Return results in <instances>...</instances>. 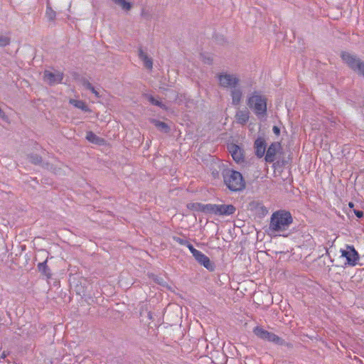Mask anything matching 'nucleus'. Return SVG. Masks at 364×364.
I'll return each mask as SVG.
<instances>
[{
    "instance_id": "1",
    "label": "nucleus",
    "mask_w": 364,
    "mask_h": 364,
    "mask_svg": "<svg viewBox=\"0 0 364 364\" xmlns=\"http://www.w3.org/2000/svg\"><path fill=\"white\" fill-rule=\"evenodd\" d=\"M292 222L293 219L289 212L278 210L272 215L269 228L272 232L286 230Z\"/></svg>"
},
{
    "instance_id": "2",
    "label": "nucleus",
    "mask_w": 364,
    "mask_h": 364,
    "mask_svg": "<svg viewBox=\"0 0 364 364\" xmlns=\"http://www.w3.org/2000/svg\"><path fill=\"white\" fill-rule=\"evenodd\" d=\"M224 183L232 191H240L245 188V182L242 175L237 171L225 169L223 172Z\"/></svg>"
},
{
    "instance_id": "3",
    "label": "nucleus",
    "mask_w": 364,
    "mask_h": 364,
    "mask_svg": "<svg viewBox=\"0 0 364 364\" xmlns=\"http://www.w3.org/2000/svg\"><path fill=\"white\" fill-rule=\"evenodd\" d=\"M247 104L257 116H264L267 113V98L259 92H253L247 98Z\"/></svg>"
},
{
    "instance_id": "4",
    "label": "nucleus",
    "mask_w": 364,
    "mask_h": 364,
    "mask_svg": "<svg viewBox=\"0 0 364 364\" xmlns=\"http://www.w3.org/2000/svg\"><path fill=\"white\" fill-rule=\"evenodd\" d=\"M343 60L358 75L364 77V62L355 55L343 52L341 55Z\"/></svg>"
},
{
    "instance_id": "5",
    "label": "nucleus",
    "mask_w": 364,
    "mask_h": 364,
    "mask_svg": "<svg viewBox=\"0 0 364 364\" xmlns=\"http://www.w3.org/2000/svg\"><path fill=\"white\" fill-rule=\"evenodd\" d=\"M220 87L226 89H232L239 85L240 79L236 74L223 72L217 76Z\"/></svg>"
},
{
    "instance_id": "6",
    "label": "nucleus",
    "mask_w": 364,
    "mask_h": 364,
    "mask_svg": "<svg viewBox=\"0 0 364 364\" xmlns=\"http://www.w3.org/2000/svg\"><path fill=\"white\" fill-rule=\"evenodd\" d=\"M340 252L341 254V257L346 259V265L353 267L357 264V262L359 259V254L353 245H347L346 246V249H341Z\"/></svg>"
},
{
    "instance_id": "7",
    "label": "nucleus",
    "mask_w": 364,
    "mask_h": 364,
    "mask_svg": "<svg viewBox=\"0 0 364 364\" xmlns=\"http://www.w3.org/2000/svg\"><path fill=\"white\" fill-rule=\"evenodd\" d=\"M236 210L232 205L209 204V213L217 215H230Z\"/></svg>"
},
{
    "instance_id": "8",
    "label": "nucleus",
    "mask_w": 364,
    "mask_h": 364,
    "mask_svg": "<svg viewBox=\"0 0 364 364\" xmlns=\"http://www.w3.org/2000/svg\"><path fill=\"white\" fill-rule=\"evenodd\" d=\"M43 79L49 85L58 84L63 79V73L58 70H55L54 72L46 70L43 74Z\"/></svg>"
},
{
    "instance_id": "9",
    "label": "nucleus",
    "mask_w": 364,
    "mask_h": 364,
    "mask_svg": "<svg viewBox=\"0 0 364 364\" xmlns=\"http://www.w3.org/2000/svg\"><path fill=\"white\" fill-rule=\"evenodd\" d=\"M195 259L200 264L203 265L210 272L215 270V264L210 261L208 257L204 255L202 252L198 251V253L193 256Z\"/></svg>"
},
{
    "instance_id": "10",
    "label": "nucleus",
    "mask_w": 364,
    "mask_h": 364,
    "mask_svg": "<svg viewBox=\"0 0 364 364\" xmlns=\"http://www.w3.org/2000/svg\"><path fill=\"white\" fill-rule=\"evenodd\" d=\"M280 149V144L278 142L272 143L268 148L264 159L267 163H272L276 159V155Z\"/></svg>"
},
{
    "instance_id": "11",
    "label": "nucleus",
    "mask_w": 364,
    "mask_h": 364,
    "mask_svg": "<svg viewBox=\"0 0 364 364\" xmlns=\"http://www.w3.org/2000/svg\"><path fill=\"white\" fill-rule=\"evenodd\" d=\"M228 149L235 161L240 163L243 161L242 150L238 145L232 144L228 145Z\"/></svg>"
},
{
    "instance_id": "12",
    "label": "nucleus",
    "mask_w": 364,
    "mask_h": 364,
    "mask_svg": "<svg viewBox=\"0 0 364 364\" xmlns=\"http://www.w3.org/2000/svg\"><path fill=\"white\" fill-rule=\"evenodd\" d=\"M255 154L258 158L264 156L266 150L265 141L262 137H258L255 141Z\"/></svg>"
},
{
    "instance_id": "13",
    "label": "nucleus",
    "mask_w": 364,
    "mask_h": 364,
    "mask_svg": "<svg viewBox=\"0 0 364 364\" xmlns=\"http://www.w3.org/2000/svg\"><path fill=\"white\" fill-rule=\"evenodd\" d=\"M230 96L232 98V104L237 106L240 104L242 98V91L239 85L230 89Z\"/></svg>"
},
{
    "instance_id": "14",
    "label": "nucleus",
    "mask_w": 364,
    "mask_h": 364,
    "mask_svg": "<svg viewBox=\"0 0 364 364\" xmlns=\"http://www.w3.org/2000/svg\"><path fill=\"white\" fill-rule=\"evenodd\" d=\"M139 58L141 61H143L144 65L146 68L149 70H151L153 68V60L152 58L149 57L147 53L144 52L141 48H139Z\"/></svg>"
},
{
    "instance_id": "15",
    "label": "nucleus",
    "mask_w": 364,
    "mask_h": 364,
    "mask_svg": "<svg viewBox=\"0 0 364 364\" xmlns=\"http://www.w3.org/2000/svg\"><path fill=\"white\" fill-rule=\"evenodd\" d=\"M188 209L193 211H198L205 213H209V204H202L200 203H192L187 205Z\"/></svg>"
},
{
    "instance_id": "16",
    "label": "nucleus",
    "mask_w": 364,
    "mask_h": 364,
    "mask_svg": "<svg viewBox=\"0 0 364 364\" xmlns=\"http://www.w3.org/2000/svg\"><path fill=\"white\" fill-rule=\"evenodd\" d=\"M236 121L240 124H246L250 118V112L247 109L238 110L235 114Z\"/></svg>"
},
{
    "instance_id": "17",
    "label": "nucleus",
    "mask_w": 364,
    "mask_h": 364,
    "mask_svg": "<svg viewBox=\"0 0 364 364\" xmlns=\"http://www.w3.org/2000/svg\"><path fill=\"white\" fill-rule=\"evenodd\" d=\"M86 139L90 142L97 145H102L105 144V140L102 138L97 136L92 132H87Z\"/></svg>"
},
{
    "instance_id": "18",
    "label": "nucleus",
    "mask_w": 364,
    "mask_h": 364,
    "mask_svg": "<svg viewBox=\"0 0 364 364\" xmlns=\"http://www.w3.org/2000/svg\"><path fill=\"white\" fill-rule=\"evenodd\" d=\"M253 333L259 338L267 341L270 332L257 326L253 329Z\"/></svg>"
},
{
    "instance_id": "19",
    "label": "nucleus",
    "mask_w": 364,
    "mask_h": 364,
    "mask_svg": "<svg viewBox=\"0 0 364 364\" xmlns=\"http://www.w3.org/2000/svg\"><path fill=\"white\" fill-rule=\"evenodd\" d=\"M38 269L40 272L44 274L48 279L51 278L52 274L50 268L47 265V260L38 264Z\"/></svg>"
},
{
    "instance_id": "20",
    "label": "nucleus",
    "mask_w": 364,
    "mask_h": 364,
    "mask_svg": "<svg viewBox=\"0 0 364 364\" xmlns=\"http://www.w3.org/2000/svg\"><path fill=\"white\" fill-rule=\"evenodd\" d=\"M144 97L147 99V100L152 105L158 106L161 107L163 109H167L166 106L162 103L159 100L154 98L150 94H146Z\"/></svg>"
},
{
    "instance_id": "21",
    "label": "nucleus",
    "mask_w": 364,
    "mask_h": 364,
    "mask_svg": "<svg viewBox=\"0 0 364 364\" xmlns=\"http://www.w3.org/2000/svg\"><path fill=\"white\" fill-rule=\"evenodd\" d=\"M70 103L72 105H73L74 107H77L78 109H80L82 111H85V112L88 111L87 106L82 100H77L71 99V100H70Z\"/></svg>"
},
{
    "instance_id": "22",
    "label": "nucleus",
    "mask_w": 364,
    "mask_h": 364,
    "mask_svg": "<svg viewBox=\"0 0 364 364\" xmlns=\"http://www.w3.org/2000/svg\"><path fill=\"white\" fill-rule=\"evenodd\" d=\"M267 341L277 345H283L284 343V341L282 338L272 332L269 333Z\"/></svg>"
},
{
    "instance_id": "23",
    "label": "nucleus",
    "mask_w": 364,
    "mask_h": 364,
    "mask_svg": "<svg viewBox=\"0 0 364 364\" xmlns=\"http://www.w3.org/2000/svg\"><path fill=\"white\" fill-rule=\"evenodd\" d=\"M152 123L160 130L162 132L167 133L169 131V127L163 122H161L157 119H152Z\"/></svg>"
},
{
    "instance_id": "24",
    "label": "nucleus",
    "mask_w": 364,
    "mask_h": 364,
    "mask_svg": "<svg viewBox=\"0 0 364 364\" xmlns=\"http://www.w3.org/2000/svg\"><path fill=\"white\" fill-rule=\"evenodd\" d=\"M46 16L49 21H53L56 16L55 11L52 9L48 3L46 6Z\"/></svg>"
},
{
    "instance_id": "25",
    "label": "nucleus",
    "mask_w": 364,
    "mask_h": 364,
    "mask_svg": "<svg viewBox=\"0 0 364 364\" xmlns=\"http://www.w3.org/2000/svg\"><path fill=\"white\" fill-rule=\"evenodd\" d=\"M114 2L119 6L122 9L125 11H129L132 5L129 2L127 1L126 0H113Z\"/></svg>"
},
{
    "instance_id": "26",
    "label": "nucleus",
    "mask_w": 364,
    "mask_h": 364,
    "mask_svg": "<svg viewBox=\"0 0 364 364\" xmlns=\"http://www.w3.org/2000/svg\"><path fill=\"white\" fill-rule=\"evenodd\" d=\"M9 42L10 40L7 36H0V46H6L9 43Z\"/></svg>"
},
{
    "instance_id": "27",
    "label": "nucleus",
    "mask_w": 364,
    "mask_h": 364,
    "mask_svg": "<svg viewBox=\"0 0 364 364\" xmlns=\"http://www.w3.org/2000/svg\"><path fill=\"white\" fill-rule=\"evenodd\" d=\"M81 82H82V85H83V87H85L86 89L87 90H93V86L85 78H83L82 80H81Z\"/></svg>"
},
{
    "instance_id": "28",
    "label": "nucleus",
    "mask_w": 364,
    "mask_h": 364,
    "mask_svg": "<svg viewBox=\"0 0 364 364\" xmlns=\"http://www.w3.org/2000/svg\"><path fill=\"white\" fill-rule=\"evenodd\" d=\"M173 240L175 242H176L177 243H178L179 245H184V246L186 245H188V240L181 238V237H173Z\"/></svg>"
},
{
    "instance_id": "29",
    "label": "nucleus",
    "mask_w": 364,
    "mask_h": 364,
    "mask_svg": "<svg viewBox=\"0 0 364 364\" xmlns=\"http://www.w3.org/2000/svg\"><path fill=\"white\" fill-rule=\"evenodd\" d=\"M190 252L192 253L193 256L196 255L199 250H196L189 242H188V245H186Z\"/></svg>"
},
{
    "instance_id": "30",
    "label": "nucleus",
    "mask_w": 364,
    "mask_h": 364,
    "mask_svg": "<svg viewBox=\"0 0 364 364\" xmlns=\"http://www.w3.org/2000/svg\"><path fill=\"white\" fill-rule=\"evenodd\" d=\"M201 58L204 63L210 64L213 61V59L210 55L205 56V55H201Z\"/></svg>"
},
{
    "instance_id": "31",
    "label": "nucleus",
    "mask_w": 364,
    "mask_h": 364,
    "mask_svg": "<svg viewBox=\"0 0 364 364\" xmlns=\"http://www.w3.org/2000/svg\"><path fill=\"white\" fill-rule=\"evenodd\" d=\"M31 161L36 164L41 163V158L38 156H31Z\"/></svg>"
},
{
    "instance_id": "32",
    "label": "nucleus",
    "mask_w": 364,
    "mask_h": 364,
    "mask_svg": "<svg viewBox=\"0 0 364 364\" xmlns=\"http://www.w3.org/2000/svg\"><path fill=\"white\" fill-rule=\"evenodd\" d=\"M354 213L358 218H361L364 215L363 212L358 210H354Z\"/></svg>"
},
{
    "instance_id": "33",
    "label": "nucleus",
    "mask_w": 364,
    "mask_h": 364,
    "mask_svg": "<svg viewBox=\"0 0 364 364\" xmlns=\"http://www.w3.org/2000/svg\"><path fill=\"white\" fill-rule=\"evenodd\" d=\"M272 130L276 135H278L280 133V129L277 126H274Z\"/></svg>"
},
{
    "instance_id": "34",
    "label": "nucleus",
    "mask_w": 364,
    "mask_h": 364,
    "mask_svg": "<svg viewBox=\"0 0 364 364\" xmlns=\"http://www.w3.org/2000/svg\"><path fill=\"white\" fill-rule=\"evenodd\" d=\"M96 97L99 98L100 97V93L97 90H95V88L93 87V90H90Z\"/></svg>"
},
{
    "instance_id": "35",
    "label": "nucleus",
    "mask_w": 364,
    "mask_h": 364,
    "mask_svg": "<svg viewBox=\"0 0 364 364\" xmlns=\"http://www.w3.org/2000/svg\"><path fill=\"white\" fill-rule=\"evenodd\" d=\"M0 117L4 118L5 117V113L4 111L0 108Z\"/></svg>"
},
{
    "instance_id": "36",
    "label": "nucleus",
    "mask_w": 364,
    "mask_h": 364,
    "mask_svg": "<svg viewBox=\"0 0 364 364\" xmlns=\"http://www.w3.org/2000/svg\"><path fill=\"white\" fill-rule=\"evenodd\" d=\"M349 206H350V208H353V203H351V202H350V203H349Z\"/></svg>"
},
{
    "instance_id": "37",
    "label": "nucleus",
    "mask_w": 364,
    "mask_h": 364,
    "mask_svg": "<svg viewBox=\"0 0 364 364\" xmlns=\"http://www.w3.org/2000/svg\"><path fill=\"white\" fill-rule=\"evenodd\" d=\"M149 318H151V313H149Z\"/></svg>"
}]
</instances>
